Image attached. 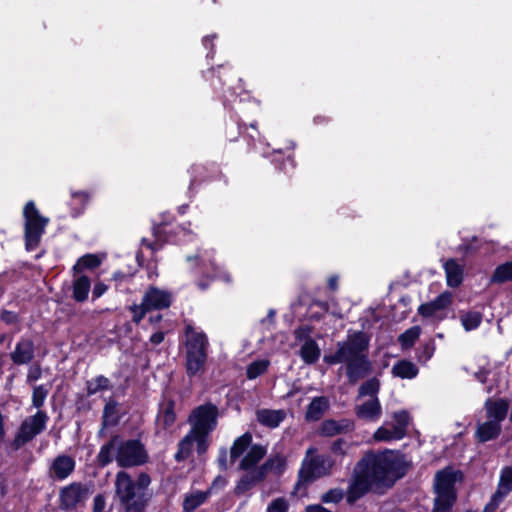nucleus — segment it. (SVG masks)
Returning a JSON list of instances; mask_svg holds the SVG:
<instances>
[{
	"label": "nucleus",
	"instance_id": "nucleus-34",
	"mask_svg": "<svg viewBox=\"0 0 512 512\" xmlns=\"http://www.w3.org/2000/svg\"><path fill=\"white\" fill-rule=\"evenodd\" d=\"M299 355L305 364L312 365L319 360L321 350L314 339H309L301 346Z\"/></svg>",
	"mask_w": 512,
	"mask_h": 512
},
{
	"label": "nucleus",
	"instance_id": "nucleus-39",
	"mask_svg": "<svg viewBox=\"0 0 512 512\" xmlns=\"http://www.w3.org/2000/svg\"><path fill=\"white\" fill-rule=\"evenodd\" d=\"M209 491H196L186 495L183 501V512H193L208 499Z\"/></svg>",
	"mask_w": 512,
	"mask_h": 512
},
{
	"label": "nucleus",
	"instance_id": "nucleus-55",
	"mask_svg": "<svg viewBox=\"0 0 512 512\" xmlns=\"http://www.w3.org/2000/svg\"><path fill=\"white\" fill-rule=\"evenodd\" d=\"M289 504L284 497H279L268 505L267 512H288Z\"/></svg>",
	"mask_w": 512,
	"mask_h": 512
},
{
	"label": "nucleus",
	"instance_id": "nucleus-8",
	"mask_svg": "<svg viewBox=\"0 0 512 512\" xmlns=\"http://www.w3.org/2000/svg\"><path fill=\"white\" fill-rule=\"evenodd\" d=\"M48 420L49 417L43 410H38L34 415L23 420L10 444L11 449L18 451L31 442L46 429Z\"/></svg>",
	"mask_w": 512,
	"mask_h": 512
},
{
	"label": "nucleus",
	"instance_id": "nucleus-33",
	"mask_svg": "<svg viewBox=\"0 0 512 512\" xmlns=\"http://www.w3.org/2000/svg\"><path fill=\"white\" fill-rule=\"evenodd\" d=\"M512 282V260L499 264L489 278L490 285H502Z\"/></svg>",
	"mask_w": 512,
	"mask_h": 512
},
{
	"label": "nucleus",
	"instance_id": "nucleus-25",
	"mask_svg": "<svg viewBox=\"0 0 512 512\" xmlns=\"http://www.w3.org/2000/svg\"><path fill=\"white\" fill-rule=\"evenodd\" d=\"M121 415L119 413V403L114 398L110 397L103 408L102 413V428L99 431V435L102 434L106 427L117 426L120 422Z\"/></svg>",
	"mask_w": 512,
	"mask_h": 512
},
{
	"label": "nucleus",
	"instance_id": "nucleus-46",
	"mask_svg": "<svg viewBox=\"0 0 512 512\" xmlns=\"http://www.w3.org/2000/svg\"><path fill=\"white\" fill-rule=\"evenodd\" d=\"M457 496L437 495L434 499L432 512H452Z\"/></svg>",
	"mask_w": 512,
	"mask_h": 512
},
{
	"label": "nucleus",
	"instance_id": "nucleus-19",
	"mask_svg": "<svg viewBox=\"0 0 512 512\" xmlns=\"http://www.w3.org/2000/svg\"><path fill=\"white\" fill-rule=\"evenodd\" d=\"M120 441L121 436L119 434H114L101 446L96 457L97 465L100 468H105L113 462Z\"/></svg>",
	"mask_w": 512,
	"mask_h": 512
},
{
	"label": "nucleus",
	"instance_id": "nucleus-58",
	"mask_svg": "<svg viewBox=\"0 0 512 512\" xmlns=\"http://www.w3.org/2000/svg\"><path fill=\"white\" fill-rule=\"evenodd\" d=\"M312 333V327L309 325H300L294 330V337L297 341H308L312 339L310 334Z\"/></svg>",
	"mask_w": 512,
	"mask_h": 512
},
{
	"label": "nucleus",
	"instance_id": "nucleus-11",
	"mask_svg": "<svg viewBox=\"0 0 512 512\" xmlns=\"http://www.w3.org/2000/svg\"><path fill=\"white\" fill-rule=\"evenodd\" d=\"M461 476L460 471H454L450 467H446L438 471L435 475L434 488L437 495L457 496L455 484Z\"/></svg>",
	"mask_w": 512,
	"mask_h": 512
},
{
	"label": "nucleus",
	"instance_id": "nucleus-2",
	"mask_svg": "<svg viewBox=\"0 0 512 512\" xmlns=\"http://www.w3.org/2000/svg\"><path fill=\"white\" fill-rule=\"evenodd\" d=\"M202 78L210 82L216 93L222 95L223 105L229 114L224 128L226 139L234 142L242 136L247 141L248 149H254L257 142H261L257 122L255 120L251 121L249 128H247L244 118H249V110L257 112L259 104L255 100L246 103L243 97L236 94L233 84L239 81L240 78L234 68L228 63L220 64L217 67L202 71Z\"/></svg>",
	"mask_w": 512,
	"mask_h": 512
},
{
	"label": "nucleus",
	"instance_id": "nucleus-15",
	"mask_svg": "<svg viewBox=\"0 0 512 512\" xmlns=\"http://www.w3.org/2000/svg\"><path fill=\"white\" fill-rule=\"evenodd\" d=\"M35 357V346L32 339L21 337L10 353V359L15 365H26Z\"/></svg>",
	"mask_w": 512,
	"mask_h": 512
},
{
	"label": "nucleus",
	"instance_id": "nucleus-64",
	"mask_svg": "<svg viewBox=\"0 0 512 512\" xmlns=\"http://www.w3.org/2000/svg\"><path fill=\"white\" fill-rule=\"evenodd\" d=\"M165 339V333L163 331H157L150 336V343L157 346L161 344Z\"/></svg>",
	"mask_w": 512,
	"mask_h": 512
},
{
	"label": "nucleus",
	"instance_id": "nucleus-22",
	"mask_svg": "<svg viewBox=\"0 0 512 512\" xmlns=\"http://www.w3.org/2000/svg\"><path fill=\"white\" fill-rule=\"evenodd\" d=\"M286 418L284 410H273L268 408L258 409L256 419L262 425L270 429L277 428Z\"/></svg>",
	"mask_w": 512,
	"mask_h": 512
},
{
	"label": "nucleus",
	"instance_id": "nucleus-31",
	"mask_svg": "<svg viewBox=\"0 0 512 512\" xmlns=\"http://www.w3.org/2000/svg\"><path fill=\"white\" fill-rule=\"evenodd\" d=\"M175 405L176 404L173 399H168L159 408L157 419L162 429L165 431L170 429L177 419Z\"/></svg>",
	"mask_w": 512,
	"mask_h": 512
},
{
	"label": "nucleus",
	"instance_id": "nucleus-7",
	"mask_svg": "<svg viewBox=\"0 0 512 512\" xmlns=\"http://www.w3.org/2000/svg\"><path fill=\"white\" fill-rule=\"evenodd\" d=\"M115 460L120 468H131L146 464L149 461V455L141 440L121 438Z\"/></svg>",
	"mask_w": 512,
	"mask_h": 512
},
{
	"label": "nucleus",
	"instance_id": "nucleus-50",
	"mask_svg": "<svg viewBox=\"0 0 512 512\" xmlns=\"http://www.w3.org/2000/svg\"><path fill=\"white\" fill-rule=\"evenodd\" d=\"M373 437L378 442L403 439L401 436H398L397 431L393 427L388 429L384 426L379 427Z\"/></svg>",
	"mask_w": 512,
	"mask_h": 512
},
{
	"label": "nucleus",
	"instance_id": "nucleus-28",
	"mask_svg": "<svg viewBox=\"0 0 512 512\" xmlns=\"http://www.w3.org/2000/svg\"><path fill=\"white\" fill-rule=\"evenodd\" d=\"M501 430V424L497 421L488 420L478 424L475 432V439L479 443H486L488 441L495 440L501 434Z\"/></svg>",
	"mask_w": 512,
	"mask_h": 512
},
{
	"label": "nucleus",
	"instance_id": "nucleus-9",
	"mask_svg": "<svg viewBox=\"0 0 512 512\" xmlns=\"http://www.w3.org/2000/svg\"><path fill=\"white\" fill-rule=\"evenodd\" d=\"M219 409L216 404L206 402L192 409L188 416L189 430L192 433H212L218 423Z\"/></svg>",
	"mask_w": 512,
	"mask_h": 512
},
{
	"label": "nucleus",
	"instance_id": "nucleus-51",
	"mask_svg": "<svg viewBox=\"0 0 512 512\" xmlns=\"http://www.w3.org/2000/svg\"><path fill=\"white\" fill-rule=\"evenodd\" d=\"M192 443H196V451L198 455H202L207 452L209 448V435L207 433H192Z\"/></svg>",
	"mask_w": 512,
	"mask_h": 512
},
{
	"label": "nucleus",
	"instance_id": "nucleus-63",
	"mask_svg": "<svg viewBox=\"0 0 512 512\" xmlns=\"http://www.w3.org/2000/svg\"><path fill=\"white\" fill-rule=\"evenodd\" d=\"M499 503L494 501V498L491 496L489 502L485 505L482 511L478 510H467L465 512H495L496 509L499 507Z\"/></svg>",
	"mask_w": 512,
	"mask_h": 512
},
{
	"label": "nucleus",
	"instance_id": "nucleus-18",
	"mask_svg": "<svg viewBox=\"0 0 512 512\" xmlns=\"http://www.w3.org/2000/svg\"><path fill=\"white\" fill-rule=\"evenodd\" d=\"M208 358V352H186L185 370L189 378L205 371V365Z\"/></svg>",
	"mask_w": 512,
	"mask_h": 512
},
{
	"label": "nucleus",
	"instance_id": "nucleus-49",
	"mask_svg": "<svg viewBox=\"0 0 512 512\" xmlns=\"http://www.w3.org/2000/svg\"><path fill=\"white\" fill-rule=\"evenodd\" d=\"M435 352V342L433 339H429L427 342L422 344L416 351L417 359L421 363L429 361Z\"/></svg>",
	"mask_w": 512,
	"mask_h": 512
},
{
	"label": "nucleus",
	"instance_id": "nucleus-21",
	"mask_svg": "<svg viewBox=\"0 0 512 512\" xmlns=\"http://www.w3.org/2000/svg\"><path fill=\"white\" fill-rule=\"evenodd\" d=\"M486 417L490 421H497L499 424L506 418L509 403L505 399H491L485 401Z\"/></svg>",
	"mask_w": 512,
	"mask_h": 512
},
{
	"label": "nucleus",
	"instance_id": "nucleus-56",
	"mask_svg": "<svg viewBox=\"0 0 512 512\" xmlns=\"http://www.w3.org/2000/svg\"><path fill=\"white\" fill-rule=\"evenodd\" d=\"M0 320L6 325H16L20 322V316L17 312L1 309Z\"/></svg>",
	"mask_w": 512,
	"mask_h": 512
},
{
	"label": "nucleus",
	"instance_id": "nucleus-12",
	"mask_svg": "<svg viewBox=\"0 0 512 512\" xmlns=\"http://www.w3.org/2000/svg\"><path fill=\"white\" fill-rule=\"evenodd\" d=\"M354 429L355 423L351 419H325L321 422L320 426L318 427L317 433L321 437H334L337 435L350 433Z\"/></svg>",
	"mask_w": 512,
	"mask_h": 512
},
{
	"label": "nucleus",
	"instance_id": "nucleus-32",
	"mask_svg": "<svg viewBox=\"0 0 512 512\" xmlns=\"http://www.w3.org/2000/svg\"><path fill=\"white\" fill-rule=\"evenodd\" d=\"M90 290V278L86 275H81L74 279L72 283V298L78 303H83L88 299Z\"/></svg>",
	"mask_w": 512,
	"mask_h": 512
},
{
	"label": "nucleus",
	"instance_id": "nucleus-60",
	"mask_svg": "<svg viewBox=\"0 0 512 512\" xmlns=\"http://www.w3.org/2000/svg\"><path fill=\"white\" fill-rule=\"evenodd\" d=\"M108 290V286L103 282L95 283L92 290V300L100 298L106 291Z\"/></svg>",
	"mask_w": 512,
	"mask_h": 512
},
{
	"label": "nucleus",
	"instance_id": "nucleus-5",
	"mask_svg": "<svg viewBox=\"0 0 512 512\" xmlns=\"http://www.w3.org/2000/svg\"><path fill=\"white\" fill-rule=\"evenodd\" d=\"M316 452L317 450L314 447L307 449L298 471L297 482L295 484L296 490H299L301 487H306L317 479L332 474L336 460L331 455L317 454Z\"/></svg>",
	"mask_w": 512,
	"mask_h": 512
},
{
	"label": "nucleus",
	"instance_id": "nucleus-23",
	"mask_svg": "<svg viewBox=\"0 0 512 512\" xmlns=\"http://www.w3.org/2000/svg\"><path fill=\"white\" fill-rule=\"evenodd\" d=\"M512 492V465L504 466L500 471L499 482L492 497L499 504Z\"/></svg>",
	"mask_w": 512,
	"mask_h": 512
},
{
	"label": "nucleus",
	"instance_id": "nucleus-1",
	"mask_svg": "<svg viewBox=\"0 0 512 512\" xmlns=\"http://www.w3.org/2000/svg\"><path fill=\"white\" fill-rule=\"evenodd\" d=\"M412 466L400 450L369 449L355 464L353 478L347 488L346 501L353 505L373 488H392L404 478Z\"/></svg>",
	"mask_w": 512,
	"mask_h": 512
},
{
	"label": "nucleus",
	"instance_id": "nucleus-6",
	"mask_svg": "<svg viewBox=\"0 0 512 512\" xmlns=\"http://www.w3.org/2000/svg\"><path fill=\"white\" fill-rule=\"evenodd\" d=\"M23 216L25 219V248L27 251H34L40 245L42 235L45 233L49 219L40 215L34 201H28L25 204Z\"/></svg>",
	"mask_w": 512,
	"mask_h": 512
},
{
	"label": "nucleus",
	"instance_id": "nucleus-29",
	"mask_svg": "<svg viewBox=\"0 0 512 512\" xmlns=\"http://www.w3.org/2000/svg\"><path fill=\"white\" fill-rule=\"evenodd\" d=\"M330 403L327 397H314L308 404L305 419L307 421H319L325 412L329 409Z\"/></svg>",
	"mask_w": 512,
	"mask_h": 512
},
{
	"label": "nucleus",
	"instance_id": "nucleus-41",
	"mask_svg": "<svg viewBox=\"0 0 512 512\" xmlns=\"http://www.w3.org/2000/svg\"><path fill=\"white\" fill-rule=\"evenodd\" d=\"M460 320L464 330L469 332L481 325L483 314L479 311H461Z\"/></svg>",
	"mask_w": 512,
	"mask_h": 512
},
{
	"label": "nucleus",
	"instance_id": "nucleus-45",
	"mask_svg": "<svg viewBox=\"0 0 512 512\" xmlns=\"http://www.w3.org/2000/svg\"><path fill=\"white\" fill-rule=\"evenodd\" d=\"M393 420L395 424L393 428L397 431L398 436L404 438L406 436L407 427L409 425L410 415L406 410L394 412Z\"/></svg>",
	"mask_w": 512,
	"mask_h": 512
},
{
	"label": "nucleus",
	"instance_id": "nucleus-40",
	"mask_svg": "<svg viewBox=\"0 0 512 512\" xmlns=\"http://www.w3.org/2000/svg\"><path fill=\"white\" fill-rule=\"evenodd\" d=\"M193 452L192 434L189 431L178 443L177 452L174 455L176 462L180 463L188 459Z\"/></svg>",
	"mask_w": 512,
	"mask_h": 512
},
{
	"label": "nucleus",
	"instance_id": "nucleus-30",
	"mask_svg": "<svg viewBox=\"0 0 512 512\" xmlns=\"http://www.w3.org/2000/svg\"><path fill=\"white\" fill-rule=\"evenodd\" d=\"M272 163L275 168L285 174L291 173L296 167V161L292 149L285 154L281 149L274 150Z\"/></svg>",
	"mask_w": 512,
	"mask_h": 512
},
{
	"label": "nucleus",
	"instance_id": "nucleus-17",
	"mask_svg": "<svg viewBox=\"0 0 512 512\" xmlns=\"http://www.w3.org/2000/svg\"><path fill=\"white\" fill-rule=\"evenodd\" d=\"M452 304V295L450 292L440 293L434 300L421 304L418 307V313L424 317H432L437 311L444 310Z\"/></svg>",
	"mask_w": 512,
	"mask_h": 512
},
{
	"label": "nucleus",
	"instance_id": "nucleus-35",
	"mask_svg": "<svg viewBox=\"0 0 512 512\" xmlns=\"http://www.w3.org/2000/svg\"><path fill=\"white\" fill-rule=\"evenodd\" d=\"M419 373L418 367L409 360H399L392 367V374L402 379H413Z\"/></svg>",
	"mask_w": 512,
	"mask_h": 512
},
{
	"label": "nucleus",
	"instance_id": "nucleus-52",
	"mask_svg": "<svg viewBox=\"0 0 512 512\" xmlns=\"http://www.w3.org/2000/svg\"><path fill=\"white\" fill-rule=\"evenodd\" d=\"M49 390L44 385L35 386L32 393V405L39 409L44 405Z\"/></svg>",
	"mask_w": 512,
	"mask_h": 512
},
{
	"label": "nucleus",
	"instance_id": "nucleus-57",
	"mask_svg": "<svg viewBox=\"0 0 512 512\" xmlns=\"http://www.w3.org/2000/svg\"><path fill=\"white\" fill-rule=\"evenodd\" d=\"M130 310L133 313L132 321L135 324H139L145 317V315L150 312L142 302L140 305H132L130 307Z\"/></svg>",
	"mask_w": 512,
	"mask_h": 512
},
{
	"label": "nucleus",
	"instance_id": "nucleus-24",
	"mask_svg": "<svg viewBox=\"0 0 512 512\" xmlns=\"http://www.w3.org/2000/svg\"><path fill=\"white\" fill-rule=\"evenodd\" d=\"M382 413V408L378 397L371 398L361 405L356 406L355 414L357 418L368 421H376Z\"/></svg>",
	"mask_w": 512,
	"mask_h": 512
},
{
	"label": "nucleus",
	"instance_id": "nucleus-61",
	"mask_svg": "<svg viewBox=\"0 0 512 512\" xmlns=\"http://www.w3.org/2000/svg\"><path fill=\"white\" fill-rule=\"evenodd\" d=\"M71 196L74 200L79 201V203L81 204V212H82L84 210L86 204L88 203L89 194L85 191H77V192H72Z\"/></svg>",
	"mask_w": 512,
	"mask_h": 512
},
{
	"label": "nucleus",
	"instance_id": "nucleus-36",
	"mask_svg": "<svg viewBox=\"0 0 512 512\" xmlns=\"http://www.w3.org/2000/svg\"><path fill=\"white\" fill-rule=\"evenodd\" d=\"M253 437L250 432H245L236 438L230 448V461L234 463L251 446Z\"/></svg>",
	"mask_w": 512,
	"mask_h": 512
},
{
	"label": "nucleus",
	"instance_id": "nucleus-27",
	"mask_svg": "<svg viewBox=\"0 0 512 512\" xmlns=\"http://www.w3.org/2000/svg\"><path fill=\"white\" fill-rule=\"evenodd\" d=\"M266 452L267 450L263 445H251L247 454L240 461L239 469L249 471L258 468L257 464L265 457Z\"/></svg>",
	"mask_w": 512,
	"mask_h": 512
},
{
	"label": "nucleus",
	"instance_id": "nucleus-43",
	"mask_svg": "<svg viewBox=\"0 0 512 512\" xmlns=\"http://www.w3.org/2000/svg\"><path fill=\"white\" fill-rule=\"evenodd\" d=\"M101 265V259L96 254H85L81 256L75 265L73 266V271L75 273H80L84 270H93L98 268Z\"/></svg>",
	"mask_w": 512,
	"mask_h": 512
},
{
	"label": "nucleus",
	"instance_id": "nucleus-13",
	"mask_svg": "<svg viewBox=\"0 0 512 512\" xmlns=\"http://www.w3.org/2000/svg\"><path fill=\"white\" fill-rule=\"evenodd\" d=\"M142 303L150 312L153 310H163L171 306L172 297L169 292L150 286L142 298Z\"/></svg>",
	"mask_w": 512,
	"mask_h": 512
},
{
	"label": "nucleus",
	"instance_id": "nucleus-48",
	"mask_svg": "<svg viewBox=\"0 0 512 512\" xmlns=\"http://www.w3.org/2000/svg\"><path fill=\"white\" fill-rule=\"evenodd\" d=\"M351 446L352 444L344 438H337L331 443L329 450L333 456L343 460L348 455Z\"/></svg>",
	"mask_w": 512,
	"mask_h": 512
},
{
	"label": "nucleus",
	"instance_id": "nucleus-20",
	"mask_svg": "<svg viewBox=\"0 0 512 512\" xmlns=\"http://www.w3.org/2000/svg\"><path fill=\"white\" fill-rule=\"evenodd\" d=\"M263 472L260 468H254L252 470L246 471L244 475L238 480L234 493L236 495H243L250 491L256 484L264 481Z\"/></svg>",
	"mask_w": 512,
	"mask_h": 512
},
{
	"label": "nucleus",
	"instance_id": "nucleus-16",
	"mask_svg": "<svg viewBox=\"0 0 512 512\" xmlns=\"http://www.w3.org/2000/svg\"><path fill=\"white\" fill-rule=\"evenodd\" d=\"M185 335L186 352H208L209 341L204 332H198L191 325H187Z\"/></svg>",
	"mask_w": 512,
	"mask_h": 512
},
{
	"label": "nucleus",
	"instance_id": "nucleus-37",
	"mask_svg": "<svg viewBox=\"0 0 512 512\" xmlns=\"http://www.w3.org/2000/svg\"><path fill=\"white\" fill-rule=\"evenodd\" d=\"M286 458L280 454L269 457L261 466L260 470L263 472L266 479L269 472L281 475L286 469Z\"/></svg>",
	"mask_w": 512,
	"mask_h": 512
},
{
	"label": "nucleus",
	"instance_id": "nucleus-44",
	"mask_svg": "<svg viewBox=\"0 0 512 512\" xmlns=\"http://www.w3.org/2000/svg\"><path fill=\"white\" fill-rule=\"evenodd\" d=\"M420 334V326H412L401 333L398 337V342L400 343L402 349H409L413 347Z\"/></svg>",
	"mask_w": 512,
	"mask_h": 512
},
{
	"label": "nucleus",
	"instance_id": "nucleus-3",
	"mask_svg": "<svg viewBox=\"0 0 512 512\" xmlns=\"http://www.w3.org/2000/svg\"><path fill=\"white\" fill-rule=\"evenodd\" d=\"M369 338L364 332L348 336L346 341L337 343V350L325 354L323 361L328 365L345 364V374L350 385L368 377L373 372L372 361L368 357Z\"/></svg>",
	"mask_w": 512,
	"mask_h": 512
},
{
	"label": "nucleus",
	"instance_id": "nucleus-59",
	"mask_svg": "<svg viewBox=\"0 0 512 512\" xmlns=\"http://www.w3.org/2000/svg\"><path fill=\"white\" fill-rule=\"evenodd\" d=\"M106 506V498L103 494H97L93 501V512H104Z\"/></svg>",
	"mask_w": 512,
	"mask_h": 512
},
{
	"label": "nucleus",
	"instance_id": "nucleus-62",
	"mask_svg": "<svg viewBox=\"0 0 512 512\" xmlns=\"http://www.w3.org/2000/svg\"><path fill=\"white\" fill-rule=\"evenodd\" d=\"M217 462L221 471L227 470V451L225 448L220 449Z\"/></svg>",
	"mask_w": 512,
	"mask_h": 512
},
{
	"label": "nucleus",
	"instance_id": "nucleus-4",
	"mask_svg": "<svg viewBox=\"0 0 512 512\" xmlns=\"http://www.w3.org/2000/svg\"><path fill=\"white\" fill-rule=\"evenodd\" d=\"M151 477L140 472L134 479L127 471L116 473L114 481L115 498L123 512H145L152 497L149 490Z\"/></svg>",
	"mask_w": 512,
	"mask_h": 512
},
{
	"label": "nucleus",
	"instance_id": "nucleus-10",
	"mask_svg": "<svg viewBox=\"0 0 512 512\" xmlns=\"http://www.w3.org/2000/svg\"><path fill=\"white\" fill-rule=\"evenodd\" d=\"M91 486L87 483L74 481L59 490V508L62 511H74L83 506L90 494Z\"/></svg>",
	"mask_w": 512,
	"mask_h": 512
},
{
	"label": "nucleus",
	"instance_id": "nucleus-54",
	"mask_svg": "<svg viewBox=\"0 0 512 512\" xmlns=\"http://www.w3.org/2000/svg\"><path fill=\"white\" fill-rule=\"evenodd\" d=\"M218 38V35L216 33L206 35L202 38V45L205 49H207L206 58L207 59H213L215 56V39Z\"/></svg>",
	"mask_w": 512,
	"mask_h": 512
},
{
	"label": "nucleus",
	"instance_id": "nucleus-42",
	"mask_svg": "<svg viewBox=\"0 0 512 512\" xmlns=\"http://www.w3.org/2000/svg\"><path fill=\"white\" fill-rule=\"evenodd\" d=\"M270 364V360L268 359H258L252 361L246 367V378L248 380H254L265 374L268 371Z\"/></svg>",
	"mask_w": 512,
	"mask_h": 512
},
{
	"label": "nucleus",
	"instance_id": "nucleus-26",
	"mask_svg": "<svg viewBox=\"0 0 512 512\" xmlns=\"http://www.w3.org/2000/svg\"><path fill=\"white\" fill-rule=\"evenodd\" d=\"M447 285L451 288L459 287L464 279V268L456 259L449 258L443 265Z\"/></svg>",
	"mask_w": 512,
	"mask_h": 512
},
{
	"label": "nucleus",
	"instance_id": "nucleus-38",
	"mask_svg": "<svg viewBox=\"0 0 512 512\" xmlns=\"http://www.w3.org/2000/svg\"><path fill=\"white\" fill-rule=\"evenodd\" d=\"M86 395L91 397L98 392L107 391L112 389V384L109 378L104 375H97L94 378L85 382Z\"/></svg>",
	"mask_w": 512,
	"mask_h": 512
},
{
	"label": "nucleus",
	"instance_id": "nucleus-47",
	"mask_svg": "<svg viewBox=\"0 0 512 512\" xmlns=\"http://www.w3.org/2000/svg\"><path fill=\"white\" fill-rule=\"evenodd\" d=\"M380 390V381L376 378H370L362 383L358 389L359 397L370 396L371 398L377 397Z\"/></svg>",
	"mask_w": 512,
	"mask_h": 512
},
{
	"label": "nucleus",
	"instance_id": "nucleus-53",
	"mask_svg": "<svg viewBox=\"0 0 512 512\" xmlns=\"http://www.w3.org/2000/svg\"><path fill=\"white\" fill-rule=\"evenodd\" d=\"M344 497V492L340 488H333L324 493L321 497L324 503H339Z\"/></svg>",
	"mask_w": 512,
	"mask_h": 512
},
{
	"label": "nucleus",
	"instance_id": "nucleus-14",
	"mask_svg": "<svg viewBox=\"0 0 512 512\" xmlns=\"http://www.w3.org/2000/svg\"><path fill=\"white\" fill-rule=\"evenodd\" d=\"M75 459L67 454H60L54 458L50 467V477L57 481L67 479L75 470Z\"/></svg>",
	"mask_w": 512,
	"mask_h": 512
}]
</instances>
